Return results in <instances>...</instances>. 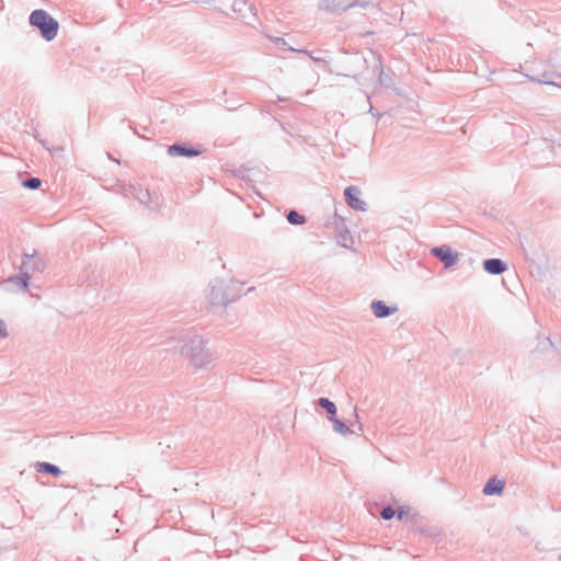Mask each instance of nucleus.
Listing matches in <instances>:
<instances>
[{"label": "nucleus", "instance_id": "1", "mask_svg": "<svg viewBox=\"0 0 561 561\" xmlns=\"http://www.w3.org/2000/svg\"><path fill=\"white\" fill-rule=\"evenodd\" d=\"M31 25L39 30L46 41H53L58 33V22L45 10H35L30 15Z\"/></svg>", "mask_w": 561, "mask_h": 561}, {"label": "nucleus", "instance_id": "2", "mask_svg": "<svg viewBox=\"0 0 561 561\" xmlns=\"http://www.w3.org/2000/svg\"><path fill=\"white\" fill-rule=\"evenodd\" d=\"M347 205L354 210L365 211L366 203L362 198V192L355 186H348L344 191Z\"/></svg>", "mask_w": 561, "mask_h": 561}, {"label": "nucleus", "instance_id": "3", "mask_svg": "<svg viewBox=\"0 0 561 561\" xmlns=\"http://www.w3.org/2000/svg\"><path fill=\"white\" fill-rule=\"evenodd\" d=\"M432 253L439 259L446 267H450L455 265L458 261L459 254L455 252L448 245H442L438 248L432 249Z\"/></svg>", "mask_w": 561, "mask_h": 561}, {"label": "nucleus", "instance_id": "4", "mask_svg": "<svg viewBox=\"0 0 561 561\" xmlns=\"http://www.w3.org/2000/svg\"><path fill=\"white\" fill-rule=\"evenodd\" d=\"M503 489H504V481L496 479V478H492L484 485L483 493L485 495L502 494Z\"/></svg>", "mask_w": 561, "mask_h": 561}, {"label": "nucleus", "instance_id": "5", "mask_svg": "<svg viewBox=\"0 0 561 561\" xmlns=\"http://www.w3.org/2000/svg\"><path fill=\"white\" fill-rule=\"evenodd\" d=\"M484 270L490 274H501L505 271L504 263L499 259H489L483 263Z\"/></svg>", "mask_w": 561, "mask_h": 561}, {"label": "nucleus", "instance_id": "6", "mask_svg": "<svg viewBox=\"0 0 561 561\" xmlns=\"http://www.w3.org/2000/svg\"><path fill=\"white\" fill-rule=\"evenodd\" d=\"M168 152L170 156H175V157H181V156L196 157L199 154V151H197V150L186 149L185 147H182L179 145H173V146L169 147Z\"/></svg>", "mask_w": 561, "mask_h": 561}, {"label": "nucleus", "instance_id": "7", "mask_svg": "<svg viewBox=\"0 0 561 561\" xmlns=\"http://www.w3.org/2000/svg\"><path fill=\"white\" fill-rule=\"evenodd\" d=\"M371 309L377 318H383L391 313V309L387 307L382 301H374Z\"/></svg>", "mask_w": 561, "mask_h": 561}, {"label": "nucleus", "instance_id": "8", "mask_svg": "<svg viewBox=\"0 0 561 561\" xmlns=\"http://www.w3.org/2000/svg\"><path fill=\"white\" fill-rule=\"evenodd\" d=\"M36 470L38 472H47L53 476H59L61 473L60 469L48 462H37Z\"/></svg>", "mask_w": 561, "mask_h": 561}, {"label": "nucleus", "instance_id": "9", "mask_svg": "<svg viewBox=\"0 0 561 561\" xmlns=\"http://www.w3.org/2000/svg\"><path fill=\"white\" fill-rule=\"evenodd\" d=\"M287 219L293 225H302L305 222V217L295 210L288 213Z\"/></svg>", "mask_w": 561, "mask_h": 561}, {"label": "nucleus", "instance_id": "10", "mask_svg": "<svg viewBox=\"0 0 561 561\" xmlns=\"http://www.w3.org/2000/svg\"><path fill=\"white\" fill-rule=\"evenodd\" d=\"M320 405L322 408H324L330 414L334 415L335 412H336V408L334 405L333 402H331L329 399L327 398H321L320 399Z\"/></svg>", "mask_w": 561, "mask_h": 561}, {"label": "nucleus", "instance_id": "11", "mask_svg": "<svg viewBox=\"0 0 561 561\" xmlns=\"http://www.w3.org/2000/svg\"><path fill=\"white\" fill-rule=\"evenodd\" d=\"M42 184V181L37 178H32L22 183L25 188L37 190Z\"/></svg>", "mask_w": 561, "mask_h": 561}, {"label": "nucleus", "instance_id": "12", "mask_svg": "<svg viewBox=\"0 0 561 561\" xmlns=\"http://www.w3.org/2000/svg\"><path fill=\"white\" fill-rule=\"evenodd\" d=\"M334 428L335 431L342 433V434H346L348 432V428L345 424H343L341 421L339 420H334Z\"/></svg>", "mask_w": 561, "mask_h": 561}, {"label": "nucleus", "instance_id": "13", "mask_svg": "<svg viewBox=\"0 0 561 561\" xmlns=\"http://www.w3.org/2000/svg\"><path fill=\"white\" fill-rule=\"evenodd\" d=\"M394 514H396V511L391 507H386L381 512V516L383 519H390L394 516Z\"/></svg>", "mask_w": 561, "mask_h": 561}, {"label": "nucleus", "instance_id": "14", "mask_svg": "<svg viewBox=\"0 0 561 561\" xmlns=\"http://www.w3.org/2000/svg\"><path fill=\"white\" fill-rule=\"evenodd\" d=\"M8 336L7 325L3 320L0 319V339H4Z\"/></svg>", "mask_w": 561, "mask_h": 561}]
</instances>
